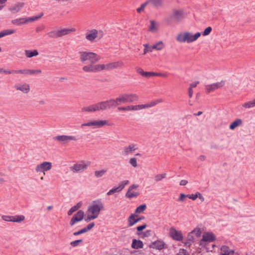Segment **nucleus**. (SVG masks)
Instances as JSON below:
<instances>
[{
	"label": "nucleus",
	"mask_w": 255,
	"mask_h": 255,
	"mask_svg": "<svg viewBox=\"0 0 255 255\" xmlns=\"http://www.w3.org/2000/svg\"><path fill=\"white\" fill-rule=\"evenodd\" d=\"M52 168V164L50 162L44 161L36 166L35 170L37 172H44L49 170Z\"/></svg>",
	"instance_id": "18"
},
{
	"label": "nucleus",
	"mask_w": 255,
	"mask_h": 255,
	"mask_svg": "<svg viewBox=\"0 0 255 255\" xmlns=\"http://www.w3.org/2000/svg\"><path fill=\"white\" fill-rule=\"evenodd\" d=\"M212 30V28L211 26H208L206 27L204 31L202 32V34L203 36H207L210 34Z\"/></svg>",
	"instance_id": "48"
},
{
	"label": "nucleus",
	"mask_w": 255,
	"mask_h": 255,
	"mask_svg": "<svg viewBox=\"0 0 255 255\" xmlns=\"http://www.w3.org/2000/svg\"><path fill=\"white\" fill-rule=\"evenodd\" d=\"M186 198H187V194L182 193L180 194L179 197L177 200L178 202H183Z\"/></svg>",
	"instance_id": "56"
},
{
	"label": "nucleus",
	"mask_w": 255,
	"mask_h": 255,
	"mask_svg": "<svg viewBox=\"0 0 255 255\" xmlns=\"http://www.w3.org/2000/svg\"><path fill=\"white\" fill-rule=\"evenodd\" d=\"M23 3L19 2L10 7L9 9L12 13H16L20 10V9L23 6Z\"/></svg>",
	"instance_id": "28"
},
{
	"label": "nucleus",
	"mask_w": 255,
	"mask_h": 255,
	"mask_svg": "<svg viewBox=\"0 0 255 255\" xmlns=\"http://www.w3.org/2000/svg\"><path fill=\"white\" fill-rule=\"evenodd\" d=\"M24 52L27 58H31L34 56H36L39 54L38 51L36 49L33 50H25Z\"/></svg>",
	"instance_id": "29"
},
{
	"label": "nucleus",
	"mask_w": 255,
	"mask_h": 255,
	"mask_svg": "<svg viewBox=\"0 0 255 255\" xmlns=\"http://www.w3.org/2000/svg\"><path fill=\"white\" fill-rule=\"evenodd\" d=\"M79 54H80V60L82 62L88 60L91 63H95L100 59L98 54L92 52L80 51Z\"/></svg>",
	"instance_id": "5"
},
{
	"label": "nucleus",
	"mask_w": 255,
	"mask_h": 255,
	"mask_svg": "<svg viewBox=\"0 0 255 255\" xmlns=\"http://www.w3.org/2000/svg\"><path fill=\"white\" fill-rule=\"evenodd\" d=\"M220 255H234L235 254V250H231L229 247L223 245L221 247Z\"/></svg>",
	"instance_id": "20"
},
{
	"label": "nucleus",
	"mask_w": 255,
	"mask_h": 255,
	"mask_svg": "<svg viewBox=\"0 0 255 255\" xmlns=\"http://www.w3.org/2000/svg\"><path fill=\"white\" fill-rule=\"evenodd\" d=\"M135 145L133 144H130L128 146L125 147L124 148V152L125 153L127 154L129 151H133L135 150V148H134Z\"/></svg>",
	"instance_id": "44"
},
{
	"label": "nucleus",
	"mask_w": 255,
	"mask_h": 255,
	"mask_svg": "<svg viewBox=\"0 0 255 255\" xmlns=\"http://www.w3.org/2000/svg\"><path fill=\"white\" fill-rule=\"evenodd\" d=\"M88 164H75L73 166V169L76 171H79L81 169H86Z\"/></svg>",
	"instance_id": "35"
},
{
	"label": "nucleus",
	"mask_w": 255,
	"mask_h": 255,
	"mask_svg": "<svg viewBox=\"0 0 255 255\" xmlns=\"http://www.w3.org/2000/svg\"><path fill=\"white\" fill-rule=\"evenodd\" d=\"M54 140L59 141H66L68 140H77V139L74 136L72 135H60L54 136L53 137Z\"/></svg>",
	"instance_id": "19"
},
{
	"label": "nucleus",
	"mask_w": 255,
	"mask_h": 255,
	"mask_svg": "<svg viewBox=\"0 0 255 255\" xmlns=\"http://www.w3.org/2000/svg\"><path fill=\"white\" fill-rule=\"evenodd\" d=\"M83 242V239H79V240H76L74 241L71 242L70 243V245L72 247H77L78 246H79L80 245V244L82 243Z\"/></svg>",
	"instance_id": "45"
},
{
	"label": "nucleus",
	"mask_w": 255,
	"mask_h": 255,
	"mask_svg": "<svg viewBox=\"0 0 255 255\" xmlns=\"http://www.w3.org/2000/svg\"><path fill=\"white\" fill-rule=\"evenodd\" d=\"M43 12H40L38 15L27 17L28 22H32L39 19L43 15Z\"/></svg>",
	"instance_id": "37"
},
{
	"label": "nucleus",
	"mask_w": 255,
	"mask_h": 255,
	"mask_svg": "<svg viewBox=\"0 0 255 255\" xmlns=\"http://www.w3.org/2000/svg\"><path fill=\"white\" fill-rule=\"evenodd\" d=\"M160 102V101H152L149 104H146L147 108L152 107L156 105L158 103Z\"/></svg>",
	"instance_id": "63"
},
{
	"label": "nucleus",
	"mask_w": 255,
	"mask_h": 255,
	"mask_svg": "<svg viewBox=\"0 0 255 255\" xmlns=\"http://www.w3.org/2000/svg\"><path fill=\"white\" fill-rule=\"evenodd\" d=\"M184 12L183 9H173L172 13L169 14L165 18V22L167 25H171L174 23H177L184 19Z\"/></svg>",
	"instance_id": "2"
},
{
	"label": "nucleus",
	"mask_w": 255,
	"mask_h": 255,
	"mask_svg": "<svg viewBox=\"0 0 255 255\" xmlns=\"http://www.w3.org/2000/svg\"><path fill=\"white\" fill-rule=\"evenodd\" d=\"M85 233H86V232H85V230H84V229L83 228L78 230L77 232H74L73 234L75 236H79L80 235L84 234Z\"/></svg>",
	"instance_id": "61"
},
{
	"label": "nucleus",
	"mask_w": 255,
	"mask_h": 255,
	"mask_svg": "<svg viewBox=\"0 0 255 255\" xmlns=\"http://www.w3.org/2000/svg\"><path fill=\"white\" fill-rule=\"evenodd\" d=\"M145 108H147L146 104L134 106L135 111L139 110L145 109Z\"/></svg>",
	"instance_id": "55"
},
{
	"label": "nucleus",
	"mask_w": 255,
	"mask_h": 255,
	"mask_svg": "<svg viewBox=\"0 0 255 255\" xmlns=\"http://www.w3.org/2000/svg\"><path fill=\"white\" fill-rule=\"evenodd\" d=\"M75 29L64 28L61 30H52L47 33V36L51 38H57L67 35L72 31H75Z\"/></svg>",
	"instance_id": "9"
},
{
	"label": "nucleus",
	"mask_w": 255,
	"mask_h": 255,
	"mask_svg": "<svg viewBox=\"0 0 255 255\" xmlns=\"http://www.w3.org/2000/svg\"><path fill=\"white\" fill-rule=\"evenodd\" d=\"M14 88L17 90L21 91L24 93H27L30 90V87L29 85L26 83L20 86L15 85Z\"/></svg>",
	"instance_id": "25"
},
{
	"label": "nucleus",
	"mask_w": 255,
	"mask_h": 255,
	"mask_svg": "<svg viewBox=\"0 0 255 255\" xmlns=\"http://www.w3.org/2000/svg\"><path fill=\"white\" fill-rule=\"evenodd\" d=\"M98 218L96 215L94 214H88L84 218V220L86 222L88 223L91 220H93Z\"/></svg>",
	"instance_id": "42"
},
{
	"label": "nucleus",
	"mask_w": 255,
	"mask_h": 255,
	"mask_svg": "<svg viewBox=\"0 0 255 255\" xmlns=\"http://www.w3.org/2000/svg\"><path fill=\"white\" fill-rule=\"evenodd\" d=\"M166 173L157 174L155 176V180L156 181H159L161 180L163 178H164L166 176Z\"/></svg>",
	"instance_id": "53"
},
{
	"label": "nucleus",
	"mask_w": 255,
	"mask_h": 255,
	"mask_svg": "<svg viewBox=\"0 0 255 255\" xmlns=\"http://www.w3.org/2000/svg\"><path fill=\"white\" fill-rule=\"evenodd\" d=\"M225 84V81H221L220 82L215 83L210 85L206 86V91L207 94L210 93L220 88L223 87Z\"/></svg>",
	"instance_id": "15"
},
{
	"label": "nucleus",
	"mask_w": 255,
	"mask_h": 255,
	"mask_svg": "<svg viewBox=\"0 0 255 255\" xmlns=\"http://www.w3.org/2000/svg\"><path fill=\"white\" fill-rule=\"evenodd\" d=\"M136 72L145 78H150L151 77H154L155 76V75H157L155 73V72L144 71L143 70L142 68L139 67L136 69Z\"/></svg>",
	"instance_id": "21"
},
{
	"label": "nucleus",
	"mask_w": 255,
	"mask_h": 255,
	"mask_svg": "<svg viewBox=\"0 0 255 255\" xmlns=\"http://www.w3.org/2000/svg\"><path fill=\"white\" fill-rule=\"evenodd\" d=\"M131 247L135 250L142 249L143 248V242L139 239H133L132 240Z\"/></svg>",
	"instance_id": "22"
},
{
	"label": "nucleus",
	"mask_w": 255,
	"mask_h": 255,
	"mask_svg": "<svg viewBox=\"0 0 255 255\" xmlns=\"http://www.w3.org/2000/svg\"><path fill=\"white\" fill-rule=\"evenodd\" d=\"M176 255H190L186 249H180L179 253L177 254Z\"/></svg>",
	"instance_id": "60"
},
{
	"label": "nucleus",
	"mask_w": 255,
	"mask_h": 255,
	"mask_svg": "<svg viewBox=\"0 0 255 255\" xmlns=\"http://www.w3.org/2000/svg\"><path fill=\"white\" fill-rule=\"evenodd\" d=\"M216 236L212 232H205L202 234V239L199 241L198 244L201 246V249H205L207 252H212L210 248L207 247L208 243H212L216 240Z\"/></svg>",
	"instance_id": "3"
},
{
	"label": "nucleus",
	"mask_w": 255,
	"mask_h": 255,
	"mask_svg": "<svg viewBox=\"0 0 255 255\" xmlns=\"http://www.w3.org/2000/svg\"><path fill=\"white\" fill-rule=\"evenodd\" d=\"M201 35L199 32L193 34L190 32H180L176 37V40L180 43H190L196 41Z\"/></svg>",
	"instance_id": "4"
},
{
	"label": "nucleus",
	"mask_w": 255,
	"mask_h": 255,
	"mask_svg": "<svg viewBox=\"0 0 255 255\" xmlns=\"http://www.w3.org/2000/svg\"><path fill=\"white\" fill-rule=\"evenodd\" d=\"M15 32L14 29H7L0 32V38L8 35L12 34Z\"/></svg>",
	"instance_id": "31"
},
{
	"label": "nucleus",
	"mask_w": 255,
	"mask_h": 255,
	"mask_svg": "<svg viewBox=\"0 0 255 255\" xmlns=\"http://www.w3.org/2000/svg\"><path fill=\"white\" fill-rule=\"evenodd\" d=\"M151 230H146L145 232H142L141 233V235L140 237L141 238L143 239L145 237H148L151 236Z\"/></svg>",
	"instance_id": "51"
},
{
	"label": "nucleus",
	"mask_w": 255,
	"mask_h": 255,
	"mask_svg": "<svg viewBox=\"0 0 255 255\" xmlns=\"http://www.w3.org/2000/svg\"><path fill=\"white\" fill-rule=\"evenodd\" d=\"M169 236L174 241H182L183 240V236L182 232L177 230L174 227H171L169 229Z\"/></svg>",
	"instance_id": "13"
},
{
	"label": "nucleus",
	"mask_w": 255,
	"mask_h": 255,
	"mask_svg": "<svg viewBox=\"0 0 255 255\" xmlns=\"http://www.w3.org/2000/svg\"><path fill=\"white\" fill-rule=\"evenodd\" d=\"M85 212L82 210H78L71 218L69 224L70 226H73L76 223L82 221L85 217Z\"/></svg>",
	"instance_id": "11"
},
{
	"label": "nucleus",
	"mask_w": 255,
	"mask_h": 255,
	"mask_svg": "<svg viewBox=\"0 0 255 255\" xmlns=\"http://www.w3.org/2000/svg\"><path fill=\"white\" fill-rule=\"evenodd\" d=\"M107 172V169H102L101 170H97L94 172L95 176L97 178H100L103 176Z\"/></svg>",
	"instance_id": "41"
},
{
	"label": "nucleus",
	"mask_w": 255,
	"mask_h": 255,
	"mask_svg": "<svg viewBox=\"0 0 255 255\" xmlns=\"http://www.w3.org/2000/svg\"><path fill=\"white\" fill-rule=\"evenodd\" d=\"M11 23L14 25L19 26L28 22L27 17H22L12 20Z\"/></svg>",
	"instance_id": "24"
},
{
	"label": "nucleus",
	"mask_w": 255,
	"mask_h": 255,
	"mask_svg": "<svg viewBox=\"0 0 255 255\" xmlns=\"http://www.w3.org/2000/svg\"><path fill=\"white\" fill-rule=\"evenodd\" d=\"M143 46H144L143 50L144 54H145L148 52H152V49H154V48H152V46H149L148 44H144Z\"/></svg>",
	"instance_id": "52"
},
{
	"label": "nucleus",
	"mask_w": 255,
	"mask_h": 255,
	"mask_svg": "<svg viewBox=\"0 0 255 255\" xmlns=\"http://www.w3.org/2000/svg\"><path fill=\"white\" fill-rule=\"evenodd\" d=\"M28 69H21V70H15V74H22L28 75Z\"/></svg>",
	"instance_id": "57"
},
{
	"label": "nucleus",
	"mask_w": 255,
	"mask_h": 255,
	"mask_svg": "<svg viewBox=\"0 0 255 255\" xmlns=\"http://www.w3.org/2000/svg\"><path fill=\"white\" fill-rule=\"evenodd\" d=\"M242 124V120L241 119H237L229 125V128L231 130L235 129L236 128L241 125Z\"/></svg>",
	"instance_id": "27"
},
{
	"label": "nucleus",
	"mask_w": 255,
	"mask_h": 255,
	"mask_svg": "<svg viewBox=\"0 0 255 255\" xmlns=\"http://www.w3.org/2000/svg\"><path fill=\"white\" fill-rule=\"evenodd\" d=\"M146 209V205L145 204H142L137 206L134 210V213L135 214H139L143 212Z\"/></svg>",
	"instance_id": "30"
},
{
	"label": "nucleus",
	"mask_w": 255,
	"mask_h": 255,
	"mask_svg": "<svg viewBox=\"0 0 255 255\" xmlns=\"http://www.w3.org/2000/svg\"><path fill=\"white\" fill-rule=\"evenodd\" d=\"M119 62H111V63H108L107 64L105 65V66H106L105 70H112V69L116 68L118 67H119Z\"/></svg>",
	"instance_id": "32"
},
{
	"label": "nucleus",
	"mask_w": 255,
	"mask_h": 255,
	"mask_svg": "<svg viewBox=\"0 0 255 255\" xmlns=\"http://www.w3.org/2000/svg\"><path fill=\"white\" fill-rule=\"evenodd\" d=\"M1 218L5 221L12 222V216L3 215Z\"/></svg>",
	"instance_id": "62"
},
{
	"label": "nucleus",
	"mask_w": 255,
	"mask_h": 255,
	"mask_svg": "<svg viewBox=\"0 0 255 255\" xmlns=\"http://www.w3.org/2000/svg\"><path fill=\"white\" fill-rule=\"evenodd\" d=\"M94 64L91 63L83 67L82 70L85 72H94Z\"/></svg>",
	"instance_id": "34"
},
{
	"label": "nucleus",
	"mask_w": 255,
	"mask_h": 255,
	"mask_svg": "<svg viewBox=\"0 0 255 255\" xmlns=\"http://www.w3.org/2000/svg\"><path fill=\"white\" fill-rule=\"evenodd\" d=\"M195 235L197 238H200L202 235V231L199 227H196L190 232L188 233L186 238V240L184 242L182 241V243L187 247L190 248L192 243L195 242L193 235Z\"/></svg>",
	"instance_id": "7"
},
{
	"label": "nucleus",
	"mask_w": 255,
	"mask_h": 255,
	"mask_svg": "<svg viewBox=\"0 0 255 255\" xmlns=\"http://www.w3.org/2000/svg\"><path fill=\"white\" fill-rule=\"evenodd\" d=\"M41 70L40 69H28V75H35V74H38L41 73Z\"/></svg>",
	"instance_id": "54"
},
{
	"label": "nucleus",
	"mask_w": 255,
	"mask_h": 255,
	"mask_svg": "<svg viewBox=\"0 0 255 255\" xmlns=\"http://www.w3.org/2000/svg\"><path fill=\"white\" fill-rule=\"evenodd\" d=\"M138 186L139 185L138 184H133L129 186L127 193H126V197L129 199H131L138 196L140 195V193L138 192H131L132 190L136 189L138 187Z\"/></svg>",
	"instance_id": "17"
},
{
	"label": "nucleus",
	"mask_w": 255,
	"mask_h": 255,
	"mask_svg": "<svg viewBox=\"0 0 255 255\" xmlns=\"http://www.w3.org/2000/svg\"><path fill=\"white\" fill-rule=\"evenodd\" d=\"M197 192L195 193V194H187V198L192 200L193 201H195L198 198Z\"/></svg>",
	"instance_id": "59"
},
{
	"label": "nucleus",
	"mask_w": 255,
	"mask_h": 255,
	"mask_svg": "<svg viewBox=\"0 0 255 255\" xmlns=\"http://www.w3.org/2000/svg\"><path fill=\"white\" fill-rule=\"evenodd\" d=\"M137 160L135 157L131 158L129 160L130 164L134 167H136L137 166Z\"/></svg>",
	"instance_id": "58"
},
{
	"label": "nucleus",
	"mask_w": 255,
	"mask_h": 255,
	"mask_svg": "<svg viewBox=\"0 0 255 255\" xmlns=\"http://www.w3.org/2000/svg\"><path fill=\"white\" fill-rule=\"evenodd\" d=\"M148 4V2L147 0L144 3H142L140 7H138L136 9V11L137 13H141L142 11H144L145 7Z\"/></svg>",
	"instance_id": "46"
},
{
	"label": "nucleus",
	"mask_w": 255,
	"mask_h": 255,
	"mask_svg": "<svg viewBox=\"0 0 255 255\" xmlns=\"http://www.w3.org/2000/svg\"><path fill=\"white\" fill-rule=\"evenodd\" d=\"M147 227V224L146 223H144L142 224L141 225H139L135 228L137 232L136 234L138 235V236H140L141 235V233L142 232V231L145 229Z\"/></svg>",
	"instance_id": "36"
},
{
	"label": "nucleus",
	"mask_w": 255,
	"mask_h": 255,
	"mask_svg": "<svg viewBox=\"0 0 255 255\" xmlns=\"http://www.w3.org/2000/svg\"><path fill=\"white\" fill-rule=\"evenodd\" d=\"M150 25L149 27L148 30L150 31H152V32L157 30V28L156 27V23H155V21L150 20Z\"/></svg>",
	"instance_id": "47"
},
{
	"label": "nucleus",
	"mask_w": 255,
	"mask_h": 255,
	"mask_svg": "<svg viewBox=\"0 0 255 255\" xmlns=\"http://www.w3.org/2000/svg\"><path fill=\"white\" fill-rule=\"evenodd\" d=\"M104 210V207L101 199L93 201L91 205L88 207L87 211L91 214L96 215L98 217L100 212Z\"/></svg>",
	"instance_id": "8"
},
{
	"label": "nucleus",
	"mask_w": 255,
	"mask_h": 255,
	"mask_svg": "<svg viewBox=\"0 0 255 255\" xmlns=\"http://www.w3.org/2000/svg\"><path fill=\"white\" fill-rule=\"evenodd\" d=\"M82 205V202H79L76 204V205L72 207L68 211L67 214L68 216H71L73 213L77 211L79 208L81 207Z\"/></svg>",
	"instance_id": "26"
},
{
	"label": "nucleus",
	"mask_w": 255,
	"mask_h": 255,
	"mask_svg": "<svg viewBox=\"0 0 255 255\" xmlns=\"http://www.w3.org/2000/svg\"><path fill=\"white\" fill-rule=\"evenodd\" d=\"M94 73L98 72L100 71L99 64L94 65Z\"/></svg>",
	"instance_id": "64"
},
{
	"label": "nucleus",
	"mask_w": 255,
	"mask_h": 255,
	"mask_svg": "<svg viewBox=\"0 0 255 255\" xmlns=\"http://www.w3.org/2000/svg\"><path fill=\"white\" fill-rule=\"evenodd\" d=\"M138 100V96L135 94H124L120 95L116 99L107 100L109 105V109L116 108L122 104L133 103Z\"/></svg>",
	"instance_id": "1"
},
{
	"label": "nucleus",
	"mask_w": 255,
	"mask_h": 255,
	"mask_svg": "<svg viewBox=\"0 0 255 255\" xmlns=\"http://www.w3.org/2000/svg\"><path fill=\"white\" fill-rule=\"evenodd\" d=\"M148 3H151L155 7H159L162 5V0H147Z\"/></svg>",
	"instance_id": "38"
},
{
	"label": "nucleus",
	"mask_w": 255,
	"mask_h": 255,
	"mask_svg": "<svg viewBox=\"0 0 255 255\" xmlns=\"http://www.w3.org/2000/svg\"><path fill=\"white\" fill-rule=\"evenodd\" d=\"M95 226V223L94 222H91L88 224L84 228L86 232H87L90 231L92 228H93Z\"/></svg>",
	"instance_id": "50"
},
{
	"label": "nucleus",
	"mask_w": 255,
	"mask_h": 255,
	"mask_svg": "<svg viewBox=\"0 0 255 255\" xmlns=\"http://www.w3.org/2000/svg\"><path fill=\"white\" fill-rule=\"evenodd\" d=\"M98 36V31L96 29L90 30L86 35V38L90 41H94Z\"/></svg>",
	"instance_id": "23"
},
{
	"label": "nucleus",
	"mask_w": 255,
	"mask_h": 255,
	"mask_svg": "<svg viewBox=\"0 0 255 255\" xmlns=\"http://www.w3.org/2000/svg\"><path fill=\"white\" fill-rule=\"evenodd\" d=\"M12 222L15 223H20L24 220L25 217L23 215L12 216Z\"/></svg>",
	"instance_id": "33"
},
{
	"label": "nucleus",
	"mask_w": 255,
	"mask_h": 255,
	"mask_svg": "<svg viewBox=\"0 0 255 255\" xmlns=\"http://www.w3.org/2000/svg\"><path fill=\"white\" fill-rule=\"evenodd\" d=\"M108 124L107 120H97L91 121L86 123H84L81 125V127H95L97 128H102Z\"/></svg>",
	"instance_id": "14"
},
{
	"label": "nucleus",
	"mask_w": 255,
	"mask_h": 255,
	"mask_svg": "<svg viewBox=\"0 0 255 255\" xmlns=\"http://www.w3.org/2000/svg\"><path fill=\"white\" fill-rule=\"evenodd\" d=\"M144 219H145V217L143 216H139L137 214L131 213L128 218V227H132Z\"/></svg>",
	"instance_id": "12"
},
{
	"label": "nucleus",
	"mask_w": 255,
	"mask_h": 255,
	"mask_svg": "<svg viewBox=\"0 0 255 255\" xmlns=\"http://www.w3.org/2000/svg\"><path fill=\"white\" fill-rule=\"evenodd\" d=\"M109 109V105L107 101H102L93 104L88 107H84L82 108V112H95L99 111H104Z\"/></svg>",
	"instance_id": "6"
},
{
	"label": "nucleus",
	"mask_w": 255,
	"mask_h": 255,
	"mask_svg": "<svg viewBox=\"0 0 255 255\" xmlns=\"http://www.w3.org/2000/svg\"><path fill=\"white\" fill-rule=\"evenodd\" d=\"M243 106L245 108H251L255 107V99L253 101L245 103Z\"/></svg>",
	"instance_id": "43"
},
{
	"label": "nucleus",
	"mask_w": 255,
	"mask_h": 255,
	"mask_svg": "<svg viewBox=\"0 0 255 255\" xmlns=\"http://www.w3.org/2000/svg\"><path fill=\"white\" fill-rule=\"evenodd\" d=\"M0 73H4L5 74H15V70H9L8 69H4L0 68Z\"/></svg>",
	"instance_id": "49"
},
{
	"label": "nucleus",
	"mask_w": 255,
	"mask_h": 255,
	"mask_svg": "<svg viewBox=\"0 0 255 255\" xmlns=\"http://www.w3.org/2000/svg\"><path fill=\"white\" fill-rule=\"evenodd\" d=\"M129 181L128 180H124L121 182L118 187H114L110 189L107 193V195H111L116 192L121 191L125 187L126 185L129 183Z\"/></svg>",
	"instance_id": "16"
},
{
	"label": "nucleus",
	"mask_w": 255,
	"mask_h": 255,
	"mask_svg": "<svg viewBox=\"0 0 255 255\" xmlns=\"http://www.w3.org/2000/svg\"><path fill=\"white\" fill-rule=\"evenodd\" d=\"M150 249H153L161 251L168 248V245L161 239L152 242L149 245Z\"/></svg>",
	"instance_id": "10"
},
{
	"label": "nucleus",
	"mask_w": 255,
	"mask_h": 255,
	"mask_svg": "<svg viewBox=\"0 0 255 255\" xmlns=\"http://www.w3.org/2000/svg\"><path fill=\"white\" fill-rule=\"evenodd\" d=\"M117 110L118 111H135L134 109V106L130 105V106H128L126 107H118L117 109Z\"/></svg>",
	"instance_id": "40"
},
{
	"label": "nucleus",
	"mask_w": 255,
	"mask_h": 255,
	"mask_svg": "<svg viewBox=\"0 0 255 255\" xmlns=\"http://www.w3.org/2000/svg\"><path fill=\"white\" fill-rule=\"evenodd\" d=\"M164 47V44L162 41H159L152 46V48L157 50H161Z\"/></svg>",
	"instance_id": "39"
}]
</instances>
